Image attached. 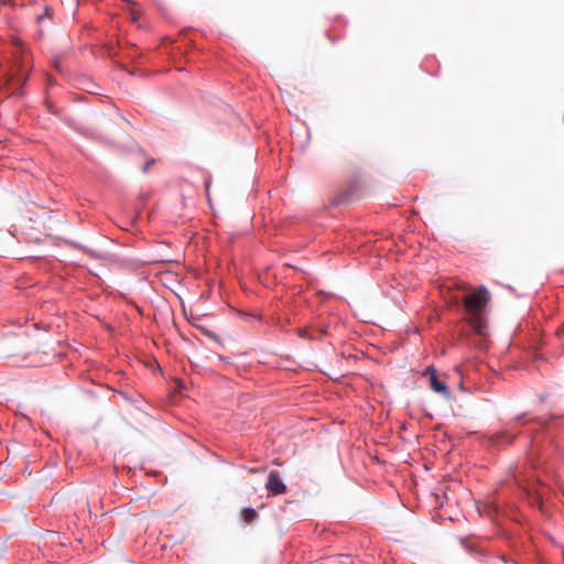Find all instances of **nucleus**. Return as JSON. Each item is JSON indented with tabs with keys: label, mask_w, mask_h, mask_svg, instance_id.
I'll use <instances>...</instances> for the list:
<instances>
[{
	"label": "nucleus",
	"mask_w": 564,
	"mask_h": 564,
	"mask_svg": "<svg viewBox=\"0 0 564 564\" xmlns=\"http://www.w3.org/2000/svg\"><path fill=\"white\" fill-rule=\"evenodd\" d=\"M490 300L488 290L484 286L476 289L464 299V307L468 314V323L478 335H486L487 322L484 311Z\"/></svg>",
	"instance_id": "nucleus-1"
},
{
	"label": "nucleus",
	"mask_w": 564,
	"mask_h": 564,
	"mask_svg": "<svg viewBox=\"0 0 564 564\" xmlns=\"http://www.w3.org/2000/svg\"><path fill=\"white\" fill-rule=\"evenodd\" d=\"M514 480L527 492L530 503L532 506L536 505L542 511L544 508V497L549 490L547 486L541 482L539 478L533 479V477L522 478L518 475H514Z\"/></svg>",
	"instance_id": "nucleus-2"
},
{
	"label": "nucleus",
	"mask_w": 564,
	"mask_h": 564,
	"mask_svg": "<svg viewBox=\"0 0 564 564\" xmlns=\"http://www.w3.org/2000/svg\"><path fill=\"white\" fill-rule=\"evenodd\" d=\"M424 376H429L430 386L434 392L442 394L446 400L452 399V392H451L449 388L447 387L446 383L442 382L437 378V373H436V370L434 367H432V366L427 367L424 372Z\"/></svg>",
	"instance_id": "nucleus-3"
},
{
	"label": "nucleus",
	"mask_w": 564,
	"mask_h": 564,
	"mask_svg": "<svg viewBox=\"0 0 564 564\" xmlns=\"http://www.w3.org/2000/svg\"><path fill=\"white\" fill-rule=\"evenodd\" d=\"M265 488L273 496L282 495L286 491V486L282 481L280 474L276 470L270 471Z\"/></svg>",
	"instance_id": "nucleus-4"
},
{
	"label": "nucleus",
	"mask_w": 564,
	"mask_h": 564,
	"mask_svg": "<svg viewBox=\"0 0 564 564\" xmlns=\"http://www.w3.org/2000/svg\"><path fill=\"white\" fill-rule=\"evenodd\" d=\"M241 514L246 523H251L258 516L257 511L252 508L245 509Z\"/></svg>",
	"instance_id": "nucleus-5"
},
{
	"label": "nucleus",
	"mask_w": 564,
	"mask_h": 564,
	"mask_svg": "<svg viewBox=\"0 0 564 564\" xmlns=\"http://www.w3.org/2000/svg\"><path fill=\"white\" fill-rule=\"evenodd\" d=\"M15 80L20 84V86H22L25 83L26 77H23V76L13 77L10 79V84H13Z\"/></svg>",
	"instance_id": "nucleus-6"
},
{
	"label": "nucleus",
	"mask_w": 564,
	"mask_h": 564,
	"mask_svg": "<svg viewBox=\"0 0 564 564\" xmlns=\"http://www.w3.org/2000/svg\"><path fill=\"white\" fill-rule=\"evenodd\" d=\"M11 0H0V4H10Z\"/></svg>",
	"instance_id": "nucleus-7"
},
{
	"label": "nucleus",
	"mask_w": 564,
	"mask_h": 564,
	"mask_svg": "<svg viewBox=\"0 0 564 564\" xmlns=\"http://www.w3.org/2000/svg\"><path fill=\"white\" fill-rule=\"evenodd\" d=\"M505 438L507 440V438H508V436H507V434L502 433V434L499 436V440H505Z\"/></svg>",
	"instance_id": "nucleus-8"
},
{
	"label": "nucleus",
	"mask_w": 564,
	"mask_h": 564,
	"mask_svg": "<svg viewBox=\"0 0 564 564\" xmlns=\"http://www.w3.org/2000/svg\"><path fill=\"white\" fill-rule=\"evenodd\" d=\"M152 163H153V161L149 162V163L144 166V171H147V170H148V167L150 166V164H152Z\"/></svg>",
	"instance_id": "nucleus-9"
},
{
	"label": "nucleus",
	"mask_w": 564,
	"mask_h": 564,
	"mask_svg": "<svg viewBox=\"0 0 564 564\" xmlns=\"http://www.w3.org/2000/svg\"><path fill=\"white\" fill-rule=\"evenodd\" d=\"M563 556H564V550H563Z\"/></svg>",
	"instance_id": "nucleus-10"
}]
</instances>
